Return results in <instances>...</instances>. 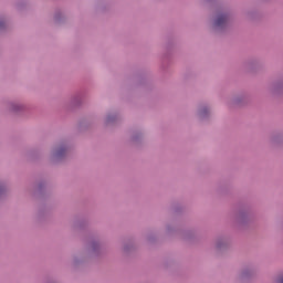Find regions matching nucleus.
<instances>
[{
  "label": "nucleus",
  "instance_id": "nucleus-2",
  "mask_svg": "<svg viewBox=\"0 0 283 283\" xmlns=\"http://www.w3.org/2000/svg\"><path fill=\"white\" fill-rule=\"evenodd\" d=\"M279 283H283V277L279 280Z\"/></svg>",
  "mask_w": 283,
  "mask_h": 283
},
{
  "label": "nucleus",
  "instance_id": "nucleus-1",
  "mask_svg": "<svg viewBox=\"0 0 283 283\" xmlns=\"http://www.w3.org/2000/svg\"><path fill=\"white\" fill-rule=\"evenodd\" d=\"M227 23V15H219L214 22L216 28H222Z\"/></svg>",
  "mask_w": 283,
  "mask_h": 283
}]
</instances>
